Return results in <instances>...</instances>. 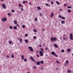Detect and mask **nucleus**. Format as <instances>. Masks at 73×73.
Wrapping results in <instances>:
<instances>
[{"instance_id":"13","label":"nucleus","mask_w":73,"mask_h":73,"mask_svg":"<svg viewBox=\"0 0 73 73\" xmlns=\"http://www.w3.org/2000/svg\"><path fill=\"white\" fill-rule=\"evenodd\" d=\"M54 46H55L56 48H58V46L56 44H54Z\"/></svg>"},{"instance_id":"18","label":"nucleus","mask_w":73,"mask_h":73,"mask_svg":"<svg viewBox=\"0 0 73 73\" xmlns=\"http://www.w3.org/2000/svg\"><path fill=\"white\" fill-rule=\"evenodd\" d=\"M62 20H65V17H62Z\"/></svg>"},{"instance_id":"54","label":"nucleus","mask_w":73,"mask_h":73,"mask_svg":"<svg viewBox=\"0 0 73 73\" xmlns=\"http://www.w3.org/2000/svg\"><path fill=\"white\" fill-rule=\"evenodd\" d=\"M16 26H17V27H19V24H17V25H16Z\"/></svg>"},{"instance_id":"61","label":"nucleus","mask_w":73,"mask_h":73,"mask_svg":"<svg viewBox=\"0 0 73 73\" xmlns=\"http://www.w3.org/2000/svg\"><path fill=\"white\" fill-rule=\"evenodd\" d=\"M40 47H41V44H39Z\"/></svg>"},{"instance_id":"40","label":"nucleus","mask_w":73,"mask_h":73,"mask_svg":"<svg viewBox=\"0 0 73 73\" xmlns=\"http://www.w3.org/2000/svg\"><path fill=\"white\" fill-rule=\"evenodd\" d=\"M33 38L34 39H35V40H36V36H33Z\"/></svg>"},{"instance_id":"37","label":"nucleus","mask_w":73,"mask_h":73,"mask_svg":"<svg viewBox=\"0 0 73 73\" xmlns=\"http://www.w3.org/2000/svg\"><path fill=\"white\" fill-rule=\"evenodd\" d=\"M40 63L41 64H44V62H43V61H41Z\"/></svg>"},{"instance_id":"52","label":"nucleus","mask_w":73,"mask_h":73,"mask_svg":"<svg viewBox=\"0 0 73 73\" xmlns=\"http://www.w3.org/2000/svg\"><path fill=\"white\" fill-rule=\"evenodd\" d=\"M48 47H46L45 49L46 50H48Z\"/></svg>"},{"instance_id":"22","label":"nucleus","mask_w":73,"mask_h":73,"mask_svg":"<svg viewBox=\"0 0 73 73\" xmlns=\"http://www.w3.org/2000/svg\"><path fill=\"white\" fill-rule=\"evenodd\" d=\"M11 57L13 58H14V55H13V54H12L11 55Z\"/></svg>"},{"instance_id":"47","label":"nucleus","mask_w":73,"mask_h":73,"mask_svg":"<svg viewBox=\"0 0 73 73\" xmlns=\"http://www.w3.org/2000/svg\"><path fill=\"white\" fill-rule=\"evenodd\" d=\"M66 5H67V4H65L64 5V7H65V6H66Z\"/></svg>"},{"instance_id":"62","label":"nucleus","mask_w":73,"mask_h":73,"mask_svg":"<svg viewBox=\"0 0 73 73\" xmlns=\"http://www.w3.org/2000/svg\"><path fill=\"white\" fill-rule=\"evenodd\" d=\"M7 57H8V58H9V56H8V55H7Z\"/></svg>"},{"instance_id":"7","label":"nucleus","mask_w":73,"mask_h":73,"mask_svg":"<svg viewBox=\"0 0 73 73\" xmlns=\"http://www.w3.org/2000/svg\"><path fill=\"white\" fill-rule=\"evenodd\" d=\"M2 5L3 8H4V9H5V8H6V5H5V4H2Z\"/></svg>"},{"instance_id":"15","label":"nucleus","mask_w":73,"mask_h":73,"mask_svg":"<svg viewBox=\"0 0 73 73\" xmlns=\"http://www.w3.org/2000/svg\"><path fill=\"white\" fill-rule=\"evenodd\" d=\"M45 5H46V7H49V4H48V3H46L45 4Z\"/></svg>"},{"instance_id":"16","label":"nucleus","mask_w":73,"mask_h":73,"mask_svg":"<svg viewBox=\"0 0 73 73\" xmlns=\"http://www.w3.org/2000/svg\"><path fill=\"white\" fill-rule=\"evenodd\" d=\"M61 23L62 24H64V23H65V21L63 20L61 21Z\"/></svg>"},{"instance_id":"29","label":"nucleus","mask_w":73,"mask_h":73,"mask_svg":"<svg viewBox=\"0 0 73 73\" xmlns=\"http://www.w3.org/2000/svg\"><path fill=\"white\" fill-rule=\"evenodd\" d=\"M22 60H24V56L23 55H22Z\"/></svg>"},{"instance_id":"45","label":"nucleus","mask_w":73,"mask_h":73,"mask_svg":"<svg viewBox=\"0 0 73 73\" xmlns=\"http://www.w3.org/2000/svg\"><path fill=\"white\" fill-rule=\"evenodd\" d=\"M25 26L24 25H22V27L23 28H25Z\"/></svg>"},{"instance_id":"20","label":"nucleus","mask_w":73,"mask_h":73,"mask_svg":"<svg viewBox=\"0 0 73 73\" xmlns=\"http://www.w3.org/2000/svg\"><path fill=\"white\" fill-rule=\"evenodd\" d=\"M67 8H69V9H71V8H72V7L70 6H68Z\"/></svg>"},{"instance_id":"27","label":"nucleus","mask_w":73,"mask_h":73,"mask_svg":"<svg viewBox=\"0 0 73 73\" xmlns=\"http://www.w3.org/2000/svg\"><path fill=\"white\" fill-rule=\"evenodd\" d=\"M35 21H37V18L35 17Z\"/></svg>"},{"instance_id":"50","label":"nucleus","mask_w":73,"mask_h":73,"mask_svg":"<svg viewBox=\"0 0 73 73\" xmlns=\"http://www.w3.org/2000/svg\"><path fill=\"white\" fill-rule=\"evenodd\" d=\"M21 11H23V8H21Z\"/></svg>"},{"instance_id":"1","label":"nucleus","mask_w":73,"mask_h":73,"mask_svg":"<svg viewBox=\"0 0 73 73\" xmlns=\"http://www.w3.org/2000/svg\"><path fill=\"white\" fill-rule=\"evenodd\" d=\"M51 40L52 41V42H53L54 41H57V38L56 37H51Z\"/></svg>"},{"instance_id":"10","label":"nucleus","mask_w":73,"mask_h":73,"mask_svg":"<svg viewBox=\"0 0 73 73\" xmlns=\"http://www.w3.org/2000/svg\"><path fill=\"white\" fill-rule=\"evenodd\" d=\"M36 64L37 65H38L40 64V62H36Z\"/></svg>"},{"instance_id":"2","label":"nucleus","mask_w":73,"mask_h":73,"mask_svg":"<svg viewBox=\"0 0 73 73\" xmlns=\"http://www.w3.org/2000/svg\"><path fill=\"white\" fill-rule=\"evenodd\" d=\"M70 39L71 40H73V34L72 33H70Z\"/></svg>"},{"instance_id":"46","label":"nucleus","mask_w":73,"mask_h":73,"mask_svg":"<svg viewBox=\"0 0 73 73\" xmlns=\"http://www.w3.org/2000/svg\"><path fill=\"white\" fill-rule=\"evenodd\" d=\"M33 68L34 69H36V66H34L33 67Z\"/></svg>"},{"instance_id":"32","label":"nucleus","mask_w":73,"mask_h":73,"mask_svg":"<svg viewBox=\"0 0 73 73\" xmlns=\"http://www.w3.org/2000/svg\"><path fill=\"white\" fill-rule=\"evenodd\" d=\"M67 72H68V73H70V72H71V71H70V70H68Z\"/></svg>"},{"instance_id":"39","label":"nucleus","mask_w":73,"mask_h":73,"mask_svg":"<svg viewBox=\"0 0 73 73\" xmlns=\"http://www.w3.org/2000/svg\"><path fill=\"white\" fill-rule=\"evenodd\" d=\"M11 42H12V41H9V44H11Z\"/></svg>"},{"instance_id":"41","label":"nucleus","mask_w":73,"mask_h":73,"mask_svg":"<svg viewBox=\"0 0 73 73\" xmlns=\"http://www.w3.org/2000/svg\"><path fill=\"white\" fill-rule=\"evenodd\" d=\"M58 17H59V18H62V16H61V15H59V16H58Z\"/></svg>"},{"instance_id":"55","label":"nucleus","mask_w":73,"mask_h":73,"mask_svg":"<svg viewBox=\"0 0 73 73\" xmlns=\"http://www.w3.org/2000/svg\"><path fill=\"white\" fill-rule=\"evenodd\" d=\"M29 5H32V3H29Z\"/></svg>"},{"instance_id":"9","label":"nucleus","mask_w":73,"mask_h":73,"mask_svg":"<svg viewBox=\"0 0 73 73\" xmlns=\"http://www.w3.org/2000/svg\"><path fill=\"white\" fill-rule=\"evenodd\" d=\"M67 52H70V51H71V50H70V48H68L67 49Z\"/></svg>"},{"instance_id":"64","label":"nucleus","mask_w":73,"mask_h":73,"mask_svg":"<svg viewBox=\"0 0 73 73\" xmlns=\"http://www.w3.org/2000/svg\"><path fill=\"white\" fill-rule=\"evenodd\" d=\"M56 70H58V68H56Z\"/></svg>"},{"instance_id":"11","label":"nucleus","mask_w":73,"mask_h":73,"mask_svg":"<svg viewBox=\"0 0 73 73\" xmlns=\"http://www.w3.org/2000/svg\"><path fill=\"white\" fill-rule=\"evenodd\" d=\"M14 23L15 24H17V21H16L14 20Z\"/></svg>"},{"instance_id":"42","label":"nucleus","mask_w":73,"mask_h":73,"mask_svg":"<svg viewBox=\"0 0 73 73\" xmlns=\"http://www.w3.org/2000/svg\"><path fill=\"white\" fill-rule=\"evenodd\" d=\"M20 42H21L23 41V39H20Z\"/></svg>"},{"instance_id":"4","label":"nucleus","mask_w":73,"mask_h":73,"mask_svg":"<svg viewBox=\"0 0 73 73\" xmlns=\"http://www.w3.org/2000/svg\"><path fill=\"white\" fill-rule=\"evenodd\" d=\"M1 20L3 21H6V20H7V19L6 17H4V18H2Z\"/></svg>"},{"instance_id":"28","label":"nucleus","mask_w":73,"mask_h":73,"mask_svg":"<svg viewBox=\"0 0 73 73\" xmlns=\"http://www.w3.org/2000/svg\"><path fill=\"white\" fill-rule=\"evenodd\" d=\"M33 31L34 32H35L36 33L37 32V30H36V29H34L33 30Z\"/></svg>"},{"instance_id":"59","label":"nucleus","mask_w":73,"mask_h":73,"mask_svg":"<svg viewBox=\"0 0 73 73\" xmlns=\"http://www.w3.org/2000/svg\"><path fill=\"white\" fill-rule=\"evenodd\" d=\"M36 53H38V51L37 50V51H36Z\"/></svg>"},{"instance_id":"58","label":"nucleus","mask_w":73,"mask_h":73,"mask_svg":"<svg viewBox=\"0 0 73 73\" xmlns=\"http://www.w3.org/2000/svg\"><path fill=\"white\" fill-rule=\"evenodd\" d=\"M67 65H66V63H65L64 64V66H67Z\"/></svg>"},{"instance_id":"35","label":"nucleus","mask_w":73,"mask_h":73,"mask_svg":"<svg viewBox=\"0 0 73 73\" xmlns=\"http://www.w3.org/2000/svg\"><path fill=\"white\" fill-rule=\"evenodd\" d=\"M20 6H21L22 7H23V5L21 4H19V7H20Z\"/></svg>"},{"instance_id":"12","label":"nucleus","mask_w":73,"mask_h":73,"mask_svg":"<svg viewBox=\"0 0 73 73\" xmlns=\"http://www.w3.org/2000/svg\"><path fill=\"white\" fill-rule=\"evenodd\" d=\"M53 16H54V13H52L51 14V16L52 17H53Z\"/></svg>"},{"instance_id":"24","label":"nucleus","mask_w":73,"mask_h":73,"mask_svg":"<svg viewBox=\"0 0 73 73\" xmlns=\"http://www.w3.org/2000/svg\"><path fill=\"white\" fill-rule=\"evenodd\" d=\"M25 42L26 43H28V40H27V39H26L25 40Z\"/></svg>"},{"instance_id":"51","label":"nucleus","mask_w":73,"mask_h":73,"mask_svg":"<svg viewBox=\"0 0 73 73\" xmlns=\"http://www.w3.org/2000/svg\"><path fill=\"white\" fill-rule=\"evenodd\" d=\"M59 10L60 11V12H62V9H59Z\"/></svg>"},{"instance_id":"6","label":"nucleus","mask_w":73,"mask_h":73,"mask_svg":"<svg viewBox=\"0 0 73 73\" xmlns=\"http://www.w3.org/2000/svg\"><path fill=\"white\" fill-rule=\"evenodd\" d=\"M28 48L29 49H30V50L31 51V52H33V48H32L31 47H29Z\"/></svg>"},{"instance_id":"38","label":"nucleus","mask_w":73,"mask_h":73,"mask_svg":"<svg viewBox=\"0 0 73 73\" xmlns=\"http://www.w3.org/2000/svg\"><path fill=\"white\" fill-rule=\"evenodd\" d=\"M11 12H13V13H14V12H15V11L14 10H11Z\"/></svg>"},{"instance_id":"49","label":"nucleus","mask_w":73,"mask_h":73,"mask_svg":"<svg viewBox=\"0 0 73 73\" xmlns=\"http://www.w3.org/2000/svg\"><path fill=\"white\" fill-rule=\"evenodd\" d=\"M40 69H41V70H44V68H43V67H41V68H40Z\"/></svg>"},{"instance_id":"56","label":"nucleus","mask_w":73,"mask_h":73,"mask_svg":"<svg viewBox=\"0 0 73 73\" xmlns=\"http://www.w3.org/2000/svg\"><path fill=\"white\" fill-rule=\"evenodd\" d=\"M36 57H39V55H36Z\"/></svg>"},{"instance_id":"23","label":"nucleus","mask_w":73,"mask_h":73,"mask_svg":"<svg viewBox=\"0 0 73 73\" xmlns=\"http://www.w3.org/2000/svg\"><path fill=\"white\" fill-rule=\"evenodd\" d=\"M39 16H42V14L41 13H40V14H39Z\"/></svg>"},{"instance_id":"30","label":"nucleus","mask_w":73,"mask_h":73,"mask_svg":"<svg viewBox=\"0 0 73 73\" xmlns=\"http://www.w3.org/2000/svg\"><path fill=\"white\" fill-rule=\"evenodd\" d=\"M24 60L25 62H27V59L26 58H25L24 59Z\"/></svg>"},{"instance_id":"8","label":"nucleus","mask_w":73,"mask_h":73,"mask_svg":"<svg viewBox=\"0 0 73 73\" xmlns=\"http://www.w3.org/2000/svg\"><path fill=\"white\" fill-rule=\"evenodd\" d=\"M56 53H55V52H51V54H52V55H53L54 56V55Z\"/></svg>"},{"instance_id":"26","label":"nucleus","mask_w":73,"mask_h":73,"mask_svg":"<svg viewBox=\"0 0 73 73\" xmlns=\"http://www.w3.org/2000/svg\"><path fill=\"white\" fill-rule=\"evenodd\" d=\"M66 63L67 64H68L69 63V61H68V60H66Z\"/></svg>"},{"instance_id":"34","label":"nucleus","mask_w":73,"mask_h":73,"mask_svg":"<svg viewBox=\"0 0 73 73\" xmlns=\"http://www.w3.org/2000/svg\"><path fill=\"white\" fill-rule=\"evenodd\" d=\"M65 52V50H61V52Z\"/></svg>"},{"instance_id":"31","label":"nucleus","mask_w":73,"mask_h":73,"mask_svg":"<svg viewBox=\"0 0 73 73\" xmlns=\"http://www.w3.org/2000/svg\"><path fill=\"white\" fill-rule=\"evenodd\" d=\"M56 62H57V63L58 64H60V62H59L58 61V60H57L56 61Z\"/></svg>"},{"instance_id":"21","label":"nucleus","mask_w":73,"mask_h":73,"mask_svg":"<svg viewBox=\"0 0 73 73\" xmlns=\"http://www.w3.org/2000/svg\"><path fill=\"white\" fill-rule=\"evenodd\" d=\"M9 28L10 29H13V27H12V26H10L9 27Z\"/></svg>"},{"instance_id":"44","label":"nucleus","mask_w":73,"mask_h":73,"mask_svg":"<svg viewBox=\"0 0 73 73\" xmlns=\"http://www.w3.org/2000/svg\"><path fill=\"white\" fill-rule=\"evenodd\" d=\"M40 50L41 51H42V52H44V50L42 49V48H41L40 49Z\"/></svg>"},{"instance_id":"19","label":"nucleus","mask_w":73,"mask_h":73,"mask_svg":"<svg viewBox=\"0 0 73 73\" xmlns=\"http://www.w3.org/2000/svg\"><path fill=\"white\" fill-rule=\"evenodd\" d=\"M56 3L58 5H60V3H59V2H58V1H56Z\"/></svg>"},{"instance_id":"57","label":"nucleus","mask_w":73,"mask_h":73,"mask_svg":"<svg viewBox=\"0 0 73 73\" xmlns=\"http://www.w3.org/2000/svg\"><path fill=\"white\" fill-rule=\"evenodd\" d=\"M25 36H28V35L27 34H26L25 35Z\"/></svg>"},{"instance_id":"14","label":"nucleus","mask_w":73,"mask_h":73,"mask_svg":"<svg viewBox=\"0 0 73 73\" xmlns=\"http://www.w3.org/2000/svg\"><path fill=\"white\" fill-rule=\"evenodd\" d=\"M37 9L38 10H40V9H41V7H40L38 6L37 7Z\"/></svg>"},{"instance_id":"3","label":"nucleus","mask_w":73,"mask_h":73,"mask_svg":"<svg viewBox=\"0 0 73 73\" xmlns=\"http://www.w3.org/2000/svg\"><path fill=\"white\" fill-rule=\"evenodd\" d=\"M30 59L32 61H33V62H36V61H35V59H34L32 56H30Z\"/></svg>"},{"instance_id":"63","label":"nucleus","mask_w":73,"mask_h":73,"mask_svg":"<svg viewBox=\"0 0 73 73\" xmlns=\"http://www.w3.org/2000/svg\"><path fill=\"white\" fill-rule=\"evenodd\" d=\"M20 39V38H18V40H19Z\"/></svg>"},{"instance_id":"5","label":"nucleus","mask_w":73,"mask_h":73,"mask_svg":"<svg viewBox=\"0 0 73 73\" xmlns=\"http://www.w3.org/2000/svg\"><path fill=\"white\" fill-rule=\"evenodd\" d=\"M39 54H40V56H43L44 55L43 52L41 51H39Z\"/></svg>"},{"instance_id":"48","label":"nucleus","mask_w":73,"mask_h":73,"mask_svg":"<svg viewBox=\"0 0 73 73\" xmlns=\"http://www.w3.org/2000/svg\"><path fill=\"white\" fill-rule=\"evenodd\" d=\"M8 16H11V14L10 13H8Z\"/></svg>"},{"instance_id":"36","label":"nucleus","mask_w":73,"mask_h":73,"mask_svg":"<svg viewBox=\"0 0 73 73\" xmlns=\"http://www.w3.org/2000/svg\"><path fill=\"white\" fill-rule=\"evenodd\" d=\"M54 56H55V57H58V56L56 55V54H55L54 55Z\"/></svg>"},{"instance_id":"25","label":"nucleus","mask_w":73,"mask_h":73,"mask_svg":"<svg viewBox=\"0 0 73 73\" xmlns=\"http://www.w3.org/2000/svg\"><path fill=\"white\" fill-rule=\"evenodd\" d=\"M51 4H52V5H53L54 4V2L53 1H51Z\"/></svg>"},{"instance_id":"33","label":"nucleus","mask_w":73,"mask_h":73,"mask_svg":"<svg viewBox=\"0 0 73 73\" xmlns=\"http://www.w3.org/2000/svg\"><path fill=\"white\" fill-rule=\"evenodd\" d=\"M13 29H17V27H13Z\"/></svg>"},{"instance_id":"43","label":"nucleus","mask_w":73,"mask_h":73,"mask_svg":"<svg viewBox=\"0 0 73 73\" xmlns=\"http://www.w3.org/2000/svg\"><path fill=\"white\" fill-rule=\"evenodd\" d=\"M27 1H23V4H25V3H27Z\"/></svg>"},{"instance_id":"60","label":"nucleus","mask_w":73,"mask_h":73,"mask_svg":"<svg viewBox=\"0 0 73 73\" xmlns=\"http://www.w3.org/2000/svg\"><path fill=\"white\" fill-rule=\"evenodd\" d=\"M43 30H42V31H45V29H44V28H43Z\"/></svg>"},{"instance_id":"53","label":"nucleus","mask_w":73,"mask_h":73,"mask_svg":"<svg viewBox=\"0 0 73 73\" xmlns=\"http://www.w3.org/2000/svg\"><path fill=\"white\" fill-rule=\"evenodd\" d=\"M63 40H66V38H65V37H63Z\"/></svg>"},{"instance_id":"17","label":"nucleus","mask_w":73,"mask_h":73,"mask_svg":"<svg viewBox=\"0 0 73 73\" xmlns=\"http://www.w3.org/2000/svg\"><path fill=\"white\" fill-rule=\"evenodd\" d=\"M71 10L70 9H68V13H70L71 12Z\"/></svg>"}]
</instances>
